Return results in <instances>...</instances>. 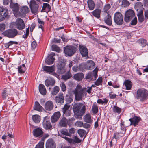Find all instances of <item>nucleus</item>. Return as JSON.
Masks as SVG:
<instances>
[{
	"instance_id": "obj_1",
	"label": "nucleus",
	"mask_w": 148,
	"mask_h": 148,
	"mask_svg": "<svg viewBox=\"0 0 148 148\" xmlns=\"http://www.w3.org/2000/svg\"><path fill=\"white\" fill-rule=\"evenodd\" d=\"M73 109L75 114L78 116H82L85 113V107L84 105L83 106L82 103H77L74 105Z\"/></svg>"
},
{
	"instance_id": "obj_2",
	"label": "nucleus",
	"mask_w": 148,
	"mask_h": 148,
	"mask_svg": "<svg viewBox=\"0 0 148 148\" xmlns=\"http://www.w3.org/2000/svg\"><path fill=\"white\" fill-rule=\"evenodd\" d=\"M136 97L143 101L148 97V91L143 88L139 89L137 92Z\"/></svg>"
},
{
	"instance_id": "obj_3",
	"label": "nucleus",
	"mask_w": 148,
	"mask_h": 148,
	"mask_svg": "<svg viewBox=\"0 0 148 148\" xmlns=\"http://www.w3.org/2000/svg\"><path fill=\"white\" fill-rule=\"evenodd\" d=\"M114 20L115 23L118 25H121L123 22V16L119 12H117L115 13Z\"/></svg>"
},
{
	"instance_id": "obj_4",
	"label": "nucleus",
	"mask_w": 148,
	"mask_h": 148,
	"mask_svg": "<svg viewBox=\"0 0 148 148\" xmlns=\"http://www.w3.org/2000/svg\"><path fill=\"white\" fill-rule=\"evenodd\" d=\"M76 51L75 48L72 46H66L64 48V52L66 56H72L75 52Z\"/></svg>"
},
{
	"instance_id": "obj_5",
	"label": "nucleus",
	"mask_w": 148,
	"mask_h": 148,
	"mask_svg": "<svg viewBox=\"0 0 148 148\" xmlns=\"http://www.w3.org/2000/svg\"><path fill=\"white\" fill-rule=\"evenodd\" d=\"M18 34L17 30L15 29H10L5 31L3 33V34L9 38H13Z\"/></svg>"
},
{
	"instance_id": "obj_6",
	"label": "nucleus",
	"mask_w": 148,
	"mask_h": 148,
	"mask_svg": "<svg viewBox=\"0 0 148 148\" xmlns=\"http://www.w3.org/2000/svg\"><path fill=\"white\" fill-rule=\"evenodd\" d=\"M135 16L134 11L132 10H127L125 14L124 20L126 22H129Z\"/></svg>"
},
{
	"instance_id": "obj_7",
	"label": "nucleus",
	"mask_w": 148,
	"mask_h": 148,
	"mask_svg": "<svg viewBox=\"0 0 148 148\" xmlns=\"http://www.w3.org/2000/svg\"><path fill=\"white\" fill-rule=\"evenodd\" d=\"M16 27L19 30H22L25 27V24L21 18H18L15 22Z\"/></svg>"
},
{
	"instance_id": "obj_8",
	"label": "nucleus",
	"mask_w": 148,
	"mask_h": 148,
	"mask_svg": "<svg viewBox=\"0 0 148 148\" xmlns=\"http://www.w3.org/2000/svg\"><path fill=\"white\" fill-rule=\"evenodd\" d=\"M43 128L46 130H51L52 129V125L49 120L46 118H44L42 123Z\"/></svg>"
},
{
	"instance_id": "obj_9",
	"label": "nucleus",
	"mask_w": 148,
	"mask_h": 148,
	"mask_svg": "<svg viewBox=\"0 0 148 148\" xmlns=\"http://www.w3.org/2000/svg\"><path fill=\"white\" fill-rule=\"evenodd\" d=\"M64 62H59L58 65V72L59 74H62L64 73L66 71Z\"/></svg>"
},
{
	"instance_id": "obj_10",
	"label": "nucleus",
	"mask_w": 148,
	"mask_h": 148,
	"mask_svg": "<svg viewBox=\"0 0 148 148\" xmlns=\"http://www.w3.org/2000/svg\"><path fill=\"white\" fill-rule=\"evenodd\" d=\"M56 103L62 104L64 102V98L62 93H59L54 99Z\"/></svg>"
},
{
	"instance_id": "obj_11",
	"label": "nucleus",
	"mask_w": 148,
	"mask_h": 148,
	"mask_svg": "<svg viewBox=\"0 0 148 148\" xmlns=\"http://www.w3.org/2000/svg\"><path fill=\"white\" fill-rule=\"evenodd\" d=\"M30 6L31 11L33 13H35L38 10V6L36 4L34 0H31Z\"/></svg>"
},
{
	"instance_id": "obj_12",
	"label": "nucleus",
	"mask_w": 148,
	"mask_h": 148,
	"mask_svg": "<svg viewBox=\"0 0 148 148\" xmlns=\"http://www.w3.org/2000/svg\"><path fill=\"white\" fill-rule=\"evenodd\" d=\"M141 118L140 117L134 116L133 118H131L129 119L130 122V125H133L136 126L138 124L139 122L141 120Z\"/></svg>"
},
{
	"instance_id": "obj_13",
	"label": "nucleus",
	"mask_w": 148,
	"mask_h": 148,
	"mask_svg": "<svg viewBox=\"0 0 148 148\" xmlns=\"http://www.w3.org/2000/svg\"><path fill=\"white\" fill-rule=\"evenodd\" d=\"M74 93L75 94V99L77 101H78L82 99L84 96L83 90L79 91L77 90L76 91H74Z\"/></svg>"
},
{
	"instance_id": "obj_14",
	"label": "nucleus",
	"mask_w": 148,
	"mask_h": 148,
	"mask_svg": "<svg viewBox=\"0 0 148 148\" xmlns=\"http://www.w3.org/2000/svg\"><path fill=\"white\" fill-rule=\"evenodd\" d=\"M71 121V119L67 120L66 118H63L60 121L59 125L60 127H66L67 124H70Z\"/></svg>"
},
{
	"instance_id": "obj_15",
	"label": "nucleus",
	"mask_w": 148,
	"mask_h": 148,
	"mask_svg": "<svg viewBox=\"0 0 148 148\" xmlns=\"http://www.w3.org/2000/svg\"><path fill=\"white\" fill-rule=\"evenodd\" d=\"M55 55V53H52L48 56L45 60V62L48 65H50L53 64V62L55 60V58H53V56Z\"/></svg>"
},
{
	"instance_id": "obj_16",
	"label": "nucleus",
	"mask_w": 148,
	"mask_h": 148,
	"mask_svg": "<svg viewBox=\"0 0 148 148\" xmlns=\"http://www.w3.org/2000/svg\"><path fill=\"white\" fill-rule=\"evenodd\" d=\"M79 49L80 53L82 56L85 57L88 55V50L85 46L79 45Z\"/></svg>"
},
{
	"instance_id": "obj_17",
	"label": "nucleus",
	"mask_w": 148,
	"mask_h": 148,
	"mask_svg": "<svg viewBox=\"0 0 148 148\" xmlns=\"http://www.w3.org/2000/svg\"><path fill=\"white\" fill-rule=\"evenodd\" d=\"M43 132L42 130V129L40 128H38L34 130L33 131V134L34 136L36 137H41Z\"/></svg>"
},
{
	"instance_id": "obj_18",
	"label": "nucleus",
	"mask_w": 148,
	"mask_h": 148,
	"mask_svg": "<svg viewBox=\"0 0 148 148\" xmlns=\"http://www.w3.org/2000/svg\"><path fill=\"white\" fill-rule=\"evenodd\" d=\"M56 144L52 139H49L47 141L46 148H56Z\"/></svg>"
},
{
	"instance_id": "obj_19",
	"label": "nucleus",
	"mask_w": 148,
	"mask_h": 148,
	"mask_svg": "<svg viewBox=\"0 0 148 148\" xmlns=\"http://www.w3.org/2000/svg\"><path fill=\"white\" fill-rule=\"evenodd\" d=\"M43 70L47 73L50 74L54 71L55 69V67L54 65L51 66H43Z\"/></svg>"
},
{
	"instance_id": "obj_20",
	"label": "nucleus",
	"mask_w": 148,
	"mask_h": 148,
	"mask_svg": "<svg viewBox=\"0 0 148 148\" xmlns=\"http://www.w3.org/2000/svg\"><path fill=\"white\" fill-rule=\"evenodd\" d=\"M53 107V102L51 101H47L45 103V109L48 111L52 110Z\"/></svg>"
},
{
	"instance_id": "obj_21",
	"label": "nucleus",
	"mask_w": 148,
	"mask_h": 148,
	"mask_svg": "<svg viewBox=\"0 0 148 148\" xmlns=\"http://www.w3.org/2000/svg\"><path fill=\"white\" fill-rule=\"evenodd\" d=\"M105 23L108 26H111L112 25V20L110 15L108 14L104 18Z\"/></svg>"
},
{
	"instance_id": "obj_22",
	"label": "nucleus",
	"mask_w": 148,
	"mask_h": 148,
	"mask_svg": "<svg viewBox=\"0 0 148 148\" xmlns=\"http://www.w3.org/2000/svg\"><path fill=\"white\" fill-rule=\"evenodd\" d=\"M10 7L12 9V11L14 12H17L19 10V6L17 3H14L12 2L10 3Z\"/></svg>"
},
{
	"instance_id": "obj_23",
	"label": "nucleus",
	"mask_w": 148,
	"mask_h": 148,
	"mask_svg": "<svg viewBox=\"0 0 148 148\" xmlns=\"http://www.w3.org/2000/svg\"><path fill=\"white\" fill-rule=\"evenodd\" d=\"M55 83V80L52 79H46L45 81V85L47 87L53 86L54 85Z\"/></svg>"
},
{
	"instance_id": "obj_24",
	"label": "nucleus",
	"mask_w": 148,
	"mask_h": 148,
	"mask_svg": "<svg viewBox=\"0 0 148 148\" xmlns=\"http://www.w3.org/2000/svg\"><path fill=\"white\" fill-rule=\"evenodd\" d=\"M87 65L88 69L89 70H92L95 67V64L92 60H89L87 62Z\"/></svg>"
},
{
	"instance_id": "obj_25",
	"label": "nucleus",
	"mask_w": 148,
	"mask_h": 148,
	"mask_svg": "<svg viewBox=\"0 0 148 148\" xmlns=\"http://www.w3.org/2000/svg\"><path fill=\"white\" fill-rule=\"evenodd\" d=\"M101 10L99 9H96L94 10L92 12V15L97 18H99L100 16Z\"/></svg>"
},
{
	"instance_id": "obj_26",
	"label": "nucleus",
	"mask_w": 148,
	"mask_h": 148,
	"mask_svg": "<svg viewBox=\"0 0 148 148\" xmlns=\"http://www.w3.org/2000/svg\"><path fill=\"white\" fill-rule=\"evenodd\" d=\"M39 89L40 93L43 95H45L46 93V90L44 85L40 84L39 86Z\"/></svg>"
},
{
	"instance_id": "obj_27",
	"label": "nucleus",
	"mask_w": 148,
	"mask_h": 148,
	"mask_svg": "<svg viewBox=\"0 0 148 148\" xmlns=\"http://www.w3.org/2000/svg\"><path fill=\"white\" fill-rule=\"evenodd\" d=\"M74 79L78 81H81L84 77V75L82 73H78L74 75Z\"/></svg>"
},
{
	"instance_id": "obj_28",
	"label": "nucleus",
	"mask_w": 148,
	"mask_h": 148,
	"mask_svg": "<svg viewBox=\"0 0 148 148\" xmlns=\"http://www.w3.org/2000/svg\"><path fill=\"white\" fill-rule=\"evenodd\" d=\"M70 143L74 144L75 143H79L81 141V140L77 136L73 137V139L71 138L70 140Z\"/></svg>"
},
{
	"instance_id": "obj_29",
	"label": "nucleus",
	"mask_w": 148,
	"mask_h": 148,
	"mask_svg": "<svg viewBox=\"0 0 148 148\" xmlns=\"http://www.w3.org/2000/svg\"><path fill=\"white\" fill-rule=\"evenodd\" d=\"M34 109L35 110L40 111L42 110L43 108L41 106L38 102L36 101L35 102Z\"/></svg>"
},
{
	"instance_id": "obj_30",
	"label": "nucleus",
	"mask_w": 148,
	"mask_h": 148,
	"mask_svg": "<svg viewBox=\"0 0 148 148\" xmlns=\"http://www.w3.org/2000/svg\"><path fill=\"white\" fill-rule=\"evenodd\" d=\"M32 118L33 121L36 123H39L40 121V116L36 114L33 115Z\"/></svg>"
},
{
	"instance_id": "obj_31",
	"label": "nucleus",
	"mask_w": 148,
	"mask_h": 148,
	"mask_svg": "<svg viewBox=\"0 0 148 148\" xmlns=\"http://www.w3.org/2000/svg\"><path fill=\"white\" fill-rule=\"evenodd\" d=\"M72 77V75L71 73L70 70H69L64 75L62 76V78L64 80L66 81L70 78Z\"/></svg>"
},
{
	"instance_id": "obj_32",
	"label": "nucleus",
	"mask_w": 148,
	"mask_h": 148,
	"mask_svg": "<svg viewBox=\"0 0 148 148\" xmlns=\"http://www.w3.org/2000/svg\"><path fill=\"white\" fill-rule=\"evenodd\" d=\"M88 7L90 10H93L95 7V3L92 0H88L87 1Z\"/></svg>"
},
{
	"instance_id": "obj_33",
	"label": "nucleus",
	"mask_w": 148,
	"mask_h": 148,
	"mask_svg": "<svg viewBox=\"0 0 148 148\" xmlns=\"http://www.w3.org/2000/svg\"><path fill=\"white\" fill-rule=\"evenodd\" d=\"M124 83L126 90H129L131 89L132 87V85L131 82L130 81L127 80L125 81Z\"/></svg>"
},
{
	"instance_id": "obj_34",
	"label": "nucleus",
	"mask_w": 148,
	"mask_h": 148,
	"mask_svg": "<svg viewBox=\"0 0 148 148\" xmlns=\"http://www.w3.org/2000/svg\"><path fill=\"white\" fill-rule=\"evenodd\" d=\"M73 70L75 72L79 71H82L83 69L82 64L79 65L78 66H73L72 67Z\"/></svg>"
},
{
	"instance_id": "obj_35",
	"label": "nucleus",
	"mask_w": 148,
	"mask_h": 148,
	"mask_svg": "<svg viewBox=\"0 0 148 148\" xmlns=\"http://www.w3.org/2000/svg\"><path fill=\"white\" fill-rule=\"evenodd\" d=\"M25 67L24 64H23L22 65L19 66L18 67V72L20 73H23L25 72Z\"/></svg>"
},
{
	"instance_id": "obj_36",
	"label": "nucleus",
	"mask_w": 148,
	"mask_h": 148,
	"mask_svg": "<svg viewBox=\"0 0 148 148\" xmlns=\"http://www.w3.org/2000/svg\"><path fill=\"white\" fill-rule=\"evenodd\" d=\"M84 119L85 121L87 123H90L92 122L91 116L89 114H86L84 116Z\"/></svg>"
},
{
	"instance_id": "obj_37",
	"label": "nucleus",
	"mask_w": 148,
	"mask_h": 148,
	"mask_svg": "<svg viewBox=\"0 0 148 148\" xmlns=\"http://www.w3.org/2000/svg\"><path fill=\"white\" fill-rule=\"evenodd\" d=\"M20 11L22 13L26 14L29 12V9L27 7L24 6L21 8Z\"/></svg>"
},
{
	"instance_id": "obj_38",
	"label": "nucleus",
	"mask_w": 148,
	"mask_h": 148,
	"mask_svg": "<svg viewBox=\"0 0 148 148\" xmlns=\"http://www.w3.org/2000/svg\"><path fill=\"white\" fill-rule=\"evenodd\" d=\"M59 88L57 86H54L51 91V94L52 95H56L59 92Z\"/></svg>"
},
{
	"instance_id": "obj_39",
	"label": "nucleus",
	"mask_w": 148,
	"mask_h": 148,
	"mask_svg": "<svg viewBox=\"0 0 148 148\" xmlns=\"http://www.w3.org/2000/svg\"><path fill=\"white\" fill-rule=\"evenodd\" d=\"M8 91L6 89H4L2 93V96L3 99H7L8 97Z\"/></svg>"
},
{
	"instance_id": "obj_40",
	"label": "nucleus",
	"mask_w": 148,
	"mask_h": 148,
	"mask_svg": "<svg viewBox=\"0 0 148 148\" xmlns=\"http://www.w3.org/2000/svg\"><path fill=\"white\" fill-rule=\"evenodd\" d=\"M42 10H47L48 11H50L51 10V7L50 5L47 3H44L43 4Z\"/></svg>"
},
{
	"instance_id": "obj_41",
	"label": "nucleus",
	"mask_w": 148,
	"mask_h": 148,
	"mask_svg": "<svg viewBox=\"0 0 148 148\" xmlns=\"http://www.w3.org/2000/svg\"><path fill=\"white\" fill-rule=\"evenodd\" d=\"M108 101V100L106 99H99L97 100V103L100 104H107Z\"/></svg>"
},
{
	"instance_id": "obj_42",
	"label": "nucleus",
	"mask_w": 148,
	"mask_h": 148,
	"mask_svg": "<svg viewBox=\"0 0 148 148\" xmlns=\"http://www.w3.org/2000/svg\"><path fill=\"white\" fill-rule=\"evenodd\" d=\"M138 42L142 47H144L146 45L147 40L144 39H140L138 40Z\"/></svg>"
},
{
	"instance_id": "obj_43",
	"label": "nucleus",
	"mask_w": 148,
	"mask_h": 148,
	"mask_svg": "<svg viewBox=\"0 0 148 148\" xmlns=\"http://www.w3.org/2000/svg\"><path fill=\"white\" fill-rule=\"evenodd\" d=\"M92 110L93 114H97L98 111V106L94 104L92 106Z\"/></svg>"
},
{
	"instance_id": "obj_44",
	"label": "nucleus",
	"mask_w": 148,
	"mask_h": 148,
	"mask_svg": "<svg viewBox=\"0 0 148 148\" xmlns=\"http://www.w3.org/2000/svg\"><path fill=\"white\" fill-rule=\"evenodd\" d=\"M121 134H122L119 133V132H116L114 134V136L113 138H115L117 140L122 136Z\"/></svg>"
},
{
	"instance_id": "obj_45",
	"label": "nucleus",
	"mask_w": 148,
	"mask_h": 148,
	"mask_svg": "<svg viewBox=\"0 0 148 148\" xmlns=\"http://www.w3.org/2000/svg\"><path fill=\"white\" fill-rule=\"evenodd\" d=\"M102 82V78L99 77L96 82H95V84L97 86H99L101 84Z\"/></svg>"
},
{
	"instance_id": "obj_46",
	"label": "nucleus",
	"mask_w": 148,
	"mask_h": 148,
	"mask_svg": "<svg viewBox=\"0 0 148 148\" xmlns=\"http://www.w3.org/2000/svg\"><path fill=\"white\" fill-rule=\"evenodd\" d=\"M111 6L110 4H108L105 5L104 7L103 10L104 12L108 14V10L110 8Z\"/></svg>"
},
{
	"instance_id": "obj_47",
	"label": "nucleus",
	"mask_w": 148,
	"mask_h": 148,
	"mask_svg": "<svg viewBox=\"0 0 148 148\" xmlns=\"http://www.w3.org/2000/svg\"><path fill=\"white\" fill-rule=\"evenodd\" d=\"M78 133L81 137H82L85 135L86 131L83 130L79 129L78 131Z\"/></svg>"
},
{
	"instance_id": "obj_48",
	"label": "nucleus",
	"mask_w": 148,
	"mask_h": 148,
	"mask_svg": "<svg viewBox=\"0 0 148 148\" xmlns=\"http://www.w3.org/2000/svg\"><path fill=\"white\" fill-rule=\"evenodd\" d=\"M38 22L39 23V24H40V25H39L38 27L39 28H40L41 29L42 31H43V26L44 25V22L42 21L41 19L40 18H38Z\"/></svg>"
},
{
	"instance_id": "obj_49",
	"label": "nucleus",
	"mask_w": 148,
	"mask_h": 148,
	"mask_svg": "<svg viewBox=\"0 0 148 148\" xmlns=\"http://www.w3.org/2000/svg\"><path fill=\"white\" fill-rule=\"evenodd\" d=\"M52 50L53 51H55L58 52L60 51V49L57 45H53L51 46Z\"/></svg>"
},
{
	"instance_id": "obj_50",
	"label": "nucleus",
	"mask_w": 148,
	"mask_h": 148,
	"mask_svg": "<svg viewBox=\"0 0 148 148\" xmlns=\"http://www.w3.org/2000/svg\"><path fill=\"white\" fill-rule=\"evenodd\" d=\"M112 108L113 111L114 112L120 113L121 111V109L117 106H114Z\"/></svg>"
},
{
	"instance_id": "obj_51",
	"label": "nucleus",
	"mask_w": 148,
	"mask_h": 148,
	"mask_svg": "<svg viewBox=\"0 0 148 148\" xmlns=\"http://www.w3.org/2000/svg\"><path fill=\"white\" fill-rule=\"evenodd\" d=\"M61 133L62 135L70 136V133L69 132L68 130L66 129H65L61 130Z\"/></svg>"
},
{
	"instance_id": "obj_52",
	"label": "nucleus",
	"mask_w": 148,
	"mask_h": 148,
	"mask_svg": "<svg viewBox=\"0 0 148 148\" xmlns=\"http://www.w3.org/2000/svg\"><path fill=\"white\" fill-rule=\"evenodd\" d=\"M70 106L68 104H66L64 106V107L62 109L63 112H65L66 111L71 109Z\"/></svg>"
},
{
	"instance_id": "obj_53",
	"label": "nucleus",
	"mask_w": 148,
	"mask_h": 148,
	"mask_svg": "<svg viewBox=\"0 0 148 148\" xmlns=\"http://www.w3.org/2000/svg\"><path fill=\"white\" fill-rule=\"evenodd\" d=\"M44 142L43 141L42 142H40L36 145L35 148H43Z\"/></svg>"
},
{
	"instance_id": "obj_54",
	"label": "nucleus",
	"mask_w": 148,
	"mask_h": 148,
	"mask_svg": "<svg viewBox=\"0 0 148 148\" xmlns=\"http://www.w3.org/2000/svg\"><path fill=\"white\" fill-rule=\"evenodd\" d=\"M29 27L27 28L26 30V33L25 34L23 35L22 36L25 39H26L29 35Z\"/></svg>"
},
{
	"instance_id": "obj_55",
	"label": "nucleus",
	"mask_w": 148,
	"mask_h": 148,
	"mask_svg": "<svg viewBox=\"0 0 148 148\" xmlns=\"http://www.w3.org/2000/svg\"><path fill=\"white\" fill-rule=\"evenodd\" d=\"M60 115L61 114L60 112H55L52 116L55 117L58 120L60 116Z\"/></svg>"
},
{
	"instance_id": "obj_56",
	"label": "nucleus",
	"mask_w": 148,
	"mask_h": 148,
	"mask_svg": "<svg viewBox=\"0 0 148 148\" xmlns=\"http://www.w3.org/2000/svg\"><path fill=\"white\" fill-rule=\"evenodd\" d=\"M60 86L61 87L62 90L64 92L66 90V86L64 82H62L60 84Z\"/></svg>"
},
{
	"instance_id": "obj_57",
	"label": "nucleus",
	"mask_w": 148,
	"mask_h": 148,
	"mask_svg": "<svg viewBox=\"0 0 148 148\" xmlns=\"http://www.w3.org/2000/svg\"><path fill=\"white\" fill-rule=\"evenodd\" d=\"M76 126L78 127H82L83 125V122L81 121H78L76 122L75 123Z\"/></svg>"
},
{
	"instance_id": "obj_58",
	"label": "nucleus",
	"mask_w": 148,
	"mask_h": 148,
	"mask_svg": "<svg viewBox=\"0 0 148 148\" xmlns=\"http://www.w3.org/2000/svg\"><path fill=\"white\" fill-rule=\"evenodd\" d=\"M137 18L136 17H135L131 21V24L132 25H135L137 24Z\"/></svg>"
},
{
	"instance_id": "obj_59",
	"label": "nucleus",
	"mask_w": 148,
	"mask_h": 148,
	"mask_svg": "<svg viewBox=\"0 0 148 148\" xmlns=\"http://www.w3.org/2000/svg\"><path fill=\"white\" fill-rule=\"evenodd\" d=\"M63 114L66 116H69L70 115L71 112V109L66 111L65 112H63Z\"/></svg>"
},
{
	"instance_id": "obj_60",
	"label": "nucleus",
	"mask_w": 148,
	"mask_h": 148,
	"mask_svg": "<svg viewBox=\"0 0 148 148\" xmlns=\"http://www.w3.org/2000/svg\"><path fill=\"white\" fill-rule=\"evenodd\" d=\"M118 132H119V133L122 134H123L125 133V130L124 127H121L119 129Z\"/></svg>"
},
{
	"instance_id": "obj_61",
	"label": "nucleus",
	"mask_w": 148,
	"mask_h": 148,
	"mask_svg": "<svg viewBox=\"0 0 148 148\" xmlns=\"http://www.w3.org/2000/svg\"><path fill=\"white\" fill-rule=\"evenodd\" d=\"M18 44V42L16 41H10L8 43V48H9V46H11L13 44L17 45Z\"/></svg>"
},
{
	"instance_id": "obj_62",
	"label": "nucleus",
	"mask_w": 148,
	"mask_h": 148,
	"mask_svg": "<svg viewBox=\"0 0 148 148\" xmlns=\"http://www.w3.org/2000/svg\"><path fill=\"white\" fill-rule=\"evenodd\" d=\"M138 21L140 22H142L144 21V17L143 16H138Z\"/></svg>"
},
{
	"instance_id": "obj_63",
	"label": "nucleus",
	"mask_w": 148,
	"mask_h": 148,
	"mask_svg": "<svg viewBox=\"0 0 148 148\" xmlns=\"http://www.w3.org/2000/svg\"><path fill=\"white\" fill-rule=\"evenodd\" d=\"M58 119L55 117L52 116L51 118V121L52 123H54L56 122Z\"/></svg>"
},
{
	"instance_id": "obj_64",
	"label": "nucleus",
	"mask_w": 148,
	"mask_h": 148,
	"mask_svg": "<svg viewBox=\"0 0 148 148\" xmlns=\"http://www.w3.org/2000/svg\"><path fill=\"white\" fill-rule=\"evenodd\" d=\"M37 45V44L36 41H34L32 42L31 44V46L32 48L33 49H34L36 47Z\"/></svg>"
}]
</instances>
